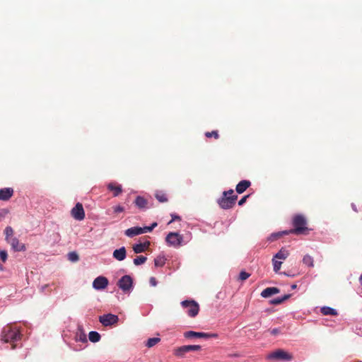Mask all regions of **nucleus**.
I'll list each match as a JSON object with an SVG mask.
<instances>
[{
	"label": "nucleus",
	"instance_id": "nucleus-22",
	"mask_svg": "<svg viewBox=\"0 0 362 362\" xmlns=\"http://www.w3.org/2000/svg\"><path fill=\"white\" fill-rule=\"evenodd\" d=\"M289 255V252L287 250L281 248L275 255L274 259H285Z\"/></svg>",
	"mask_w": 362,
	"mask_h": 362
},
{
	"label": "nucleus",
	"instance_id": "nucleus-39",
	"mask_svg": "<svg viewBox=\"0 0 362 362\" xmlns=\"http://www.w3.org/2000/svg\"><path fill=\"white\" fill-rule=\"evenodd\" d=\"M141 230H142V233H146L151 232L153 230V227L145 226V227L141 228Z\"/></svg>",
	"mask_w": 362,
	"mask_h": 362
},
{
	"label": "nucleus",
	"instance_id": "nucleus-4",
	"mask_svg": "<svg viewBox=\"0 0 362 362\" xmlns=\"http://www.w3.org/2000/svg\"><path fill=\"white\" fill-rule=\"evenodd\" d=\"M267 358L277 361H290L293 359V355L284 349H279L269 354Z\"/></svg>",
	"mask_w": 362,
	"mask_h": 362
},
{
	"label": "nucleus",
	"instance_id": "nucleus-50",
	"mask_svg": "<svg viewBox=\"0 0 362 362\" xmlns=\"http://www.w3.org/2000/svg\"><path fill=\"white\" fill-rule=\"evenodd\" d=\"M264 297H269L270 296H267V295H265V296H263Z\"/></svg>",
	"mask_w": 362,
	"mask_h": 362
},
{
	"label": "nucleus",
	"instance_id": "nucleus-27",
	"mask_svg": "<svg viewBox=\"0 0 362 362\" xmlns=\"http://www.w3.org/2000/svg\"><path fill=\"white\" fill-rule=\"evenodd\" d=\"M280 292V290L276 287H268L264 289L261 294H276Z\"/></svg>",
	"mask_w": 362,
	"mask_h": 362
},
{
	"label": "nucleus",
	"instance_id": "nucleus-49",
	"mask_svg": "<svg viewBox=\"0 0 362 362\" xmlns=\"http://www.w3.org/2000/svg\"><path fill=\"white\" fill-rule=\"evenodd\" d=\"M0 270H2V266L0 264Z\"/></svg>",
	"mask_w": 362,
	"mask_h": 362
},
{
	"label": "nucleus",
	"instance_id": "nucleus-26",
	"mask_svg": "<svg viewBox=\"0 0 362 362\" xmlns=\"http://www.w3.org/2000/svg\"><path fill=\"white\" fill-rule=\"evenodd\" d=\"M88 338L90 341L95 343L100 341V335L97 332L91 331L89 332Z\"/></svg>",
	"mask_w": 362,
	"mask_h": 362
},
{
	"label": "nucleus",
	"instance_id": "nucleus-33",
	"mask_svg": "<svg viewBox=\"0 0 362 362\" xmlns=\"http://www.w3.org/2000/svg\"><path fill=\"white\" fill-rule=\"evenodd\" d=\"M68 258L71 262H77L79 259V257L76 252H71L68 254Z\"/></svg>",
	"mask_w": 362,
	"mask_h": 362
},
{
	"label": "nucleus",
	"instance_id": "nucleus-18",
	"mask_svg": "<svg viewBox=\"0 0 362 362\" xmlns=\"http://www.w3.org/2000/svg\"><path fill=\"white\" fill-rule=\"evenodd\" d=\"M124 234L128 237H134L140 234H142L141 227H132L127 229L124 231Z\"/></svg>",
	"mask_w": 362,
	"mask_h": 362
},
{
	"label": "nucleus",
	"instance_id": "nucleus-42",
	"mask_svg": "<svg viewBox=\"0 0 362 362\" xmlns=\"http://www.w3.org/2000/svg\"><path fill=\"white\" fill-rule=\"evenodd\" d=\"M171 216H172V219H171L170 221H169L168 224L171 223L172 222H173V221H175L176 220L180 221L181 219L179 216L175 215V214H172Z\"/></svg>",
	"mask_w": 362,
	"mask_h": 362
},
{
	"label": "nucleus",
	"instance_id": "nucleus-1",
	"mask_svg": "<svg viewBox=\"0 0 362 362\" xmlns=\"http://www.w3.org/2000/svg\"><path fill=\"white\" fill-rule=\"evenodd\" d=\"M307 221L303 215H296L293 218V226L294 228L289 230H284L283 233L288 235L291 233L293 234H302L308 230L306 227Z\"/></svg>",
	"mask_w": 362,
	"mask_h": 362
},
{
	"label": "nucleus",
	"instance_id": "nucleus-40",
	"mask_svg": "<svg viewBox=\"0 0 362 362\" xmlns=\"http://www.w3.org/2000/svg\"><path fill=\"white\" fill-rule=\"evenodd\" d=\"M149 284L152 286H156L157 285V280L155 277L152 276L149 279Z\"/></svg>",
	"mask_w": 362,
	"mask_h": 362
},
{
	"label": "nucleus",
	"instance_id": "nucleus-17",
	"mask_svg": "<svg viewBox=\"0 0 362 362\" xmlns=\"http://www.w3.org/2000/svg\"><path fill=\"white\" fill-rule=\"evenodd\" d=\"M250 184L249 180H244L240 181L236 186V192L238 194L243 193L250 186Z\"/></svg>",
	"mask_w": 362,
	"mask_h": 362
},
{
	"label": "nucleus",
	"instance_id": "nucleus-48",
	"mask_svg": "<svg viewBox=\"0 0 362 362\" xmlns=\"http://www.w3.org/2000/svg\"><path fill=\"white\" fill-rule=\"evenodd\" d=\"M13 349L16 348V346L15 345H12V347H11Z\"/></svg>",
	"mask_w": 362,
	"mask_h": 362
},
{
	"label": "nucleus",
	"instance_id": "nucleus-23",
	"mask_svg": "<svg viewBox=\"0 0 362 362\" xmlns=\"http://www.w3.org/2000/svg\"><path fill=\"white\" fill-rule=\"evenodd\" d=\"M290 296H283L281 297H276V298L269 300V302L270 304H272V305H279V304H281V303H283L284 301L286 300L287 299H288V298Z\"/></svg>",
	"mask_w": 362,
	"mask_h": 362
},
{
	"label": "nucleus",
	"instance_id": "nucleus-9",
	"mask_svg": "<svg viewBox=\"0 0 362 362\" xmlns=\"http://www.w3.org/2000/svg\"><path fill=\"white\" fill-rule=\"evenodd\" d=\"M201 349L199 345H185L178 347L174 351V354L179 357H182L185 353L192 351H199Z\"/></svg>",
	"mask_w": 362,
	"mask_h": 362
},
{
	"label": "nucleus",
	"instance_id": "nucleus-10",
	"mask_svg": "<svg viewBox=\"0 0 362 362\" xmlns=\"http://www.w3.org/2000/svg\"><path fill=\"white\" fill-rule=\"evenodd\" d=\"M71 214L72 217L77 221H82L85 218V211L82 204L77 203L71 209Z\"/></svg>",
	"mask_w": 362,
	"mask_h": 362
},
{
	"label": "nucleus",
	"instance_id": "nucleus-36",
	"mask_svg": "<svg viewBox=\"0 0 362 362\" xmlns=\"http://www.w3.org/2000/svg\"><path fill=\"white\" fill-rule=\"evenodd\" d=\"M250 276V275L249 273L242 271L239 274V279H240L241 281H244L246 280Z\"/></svg>",
	"mask_w": 362,
	"mask_h": 362
},
{
	"label": "nucleus",
	"instance_id": "nucleus-35",
	"mask_svg": "<svg viewBox=\"0 0 362 362\" xmlns=\"http://www.w3.org/2000/svg\"><path fill=\"white\" fill-rule=\"evenodd\" d=\"M283 235H285L284 233H283V231L281 233H272L269 238V240L274 241L281 237Z\"/></svg>",
	"mask_w": 362,
	"mask_h": 362
},
{
	"label": "nucleus",
	"instance_id": "nucleus-28",
	"mask_svg": "<svg viewBox=\"0 0 362 362\" xmlns=\"http://www.w3.org/2000/svg\"><path fill=\"white\" fill-rule=\"evenodd\" d=\"M160 341V339L159 337L149 338L146 343V346L148 348L153 347L156 344H157Z\"/></svg>",
	"mask_w": 362,
	"mask_h": 362
},
{
	"label": "nucleus",
	"instance_id": "nucleus-7",
	"mask_svg": "<svg viewBox=\"0 0 362 362\" xmlns=\"http://www.w3.org/2000/svg\"><path fill=\"white\" fill-rule=\"evenodd\" d=\"M165 240L169 245L178 247L182 242V236L177 233L171 232L166 236Z\"/></svg>",
	"mask_w": 362,
	"mask_h": 362
},
{
	"label": "nucleus",
	"instance_id": "nucleus-30",
	"mask_svg": "<svg viewBox=\"0 0 362 362\" xmlns=\"http://www.w3.org/2000/svg\"><path fill=\"white\" fill-rule=\"evenodd\" d=\"M147 258L144 256L140 255L134 259V264L135 265H141L146 262Z\"/></svg>",
	"mask_w": 362,
	"mask_h": 362
},
{
	"label": "nucleus",
	"instance_id": "nucleus-2",
	"mask_svg": "<svg viewBox=\"0 0 362 362\" xmlns=\"http://www.w3.org/2000/svg\"><path fill=\"white\" fill-rule=\"evenodd\" d=\"M233 190L230 189L223 193V197L218 200V204L221 209H229L233 207L238 198L237 195H232Z\"/></svg>",
	"mask_w": 362,
	"mask_h": 362
},
{
	"label": "nucleus",
	"instance_id": "nucleus-24",
	"mask_svg": "<svg viewBox=\"0 0 362 362\" xmlns=\"http://www.w3.org/2000/svg\"><path fill=\"white\" fill-rule=\"evenodd\" d=\"M155 197L159 202L164 203L167 202L168 199L165 193L158 191L155 194Z\"/></svg>",
	"mask_w": 362,
	"mask_h": 362
},
{
	"label": "nucleus",
	"instance_id": "nucleus-29",
	"mask_svg": "<svg viewBox=\"0 0 362 362\" xmlns=\"http://www.w3.org/2000/svg\"><path fill=\"white\" fill-rule=\"evenodd\" d=\"M166 259L163 256H158L154 259L156 267H163L165 264Z\"/></svg>",
	"mask_w": 362,
	"mask_h": 362
},
{
	"label": "nucleus",
	"instance_id": "nucleus-32",
	"mask_svg": "<svg viewBox=\"0 0 362 362\" xmlns=\"http://www.w3.org/2000/svg\"><path fill=\"white\" fill-rule=\"evenodd\" d=\"M205 136L207 138L214 137L216 139H218L219 138L218 132L217 130H214L212 132H206L205 133Z\"/></svg>",
	"mask_w": 362,
	"mask_h": 362
},
{
	"label": "nucleus",
	"instance_id": "nucleus-41",
	"mask_svg": "<svg viewBox=\"0 0 362 362\" xmlns=\"http://www.w3.org/2000/svg\"><path fill=\"white\" fill-rule=\"evenodd\" d=\"M249 197V195H245L243 197L240 199V200L238 202V205L242 206L247 200V199Z\"/></svg>",
	"mask_w": 362,
	"mask_h": 362
},
{
	"label": "nucleus",
	"instance_id": "nucleus-25",
	"mask_svg": "<svg viewBox=\"0 0 362 362\" xmlns=\"http://www.w3.org/2000/svg\"><path fill=\"white\" fill-rule=\"evenodd\" d=\"M303 263L309 267H314L313 257L309 255H305L303 258Z\"/></svg>",
	"mask_w": 362,
	"mask_h": 362
},
{
	"label": "nucleus",
	"instance_id": "nucleus-19",
	"mask_svg": "<svg viewBox=\"0 0 362 362\" xmlns=\"http://www.w3.org/2000/svg\"><path fill=\"white\" fill-rule=\"evenodd\" d=\"M11 247L16 251H22L25 250V246L19 243V240L16 238H11L7 241Z\"/></svg>",
	"mask_w": 362,
	"mask_h": 362
},
{
	"label": "nucleus",
	"instance_id": "nucleus-5",
	"mask_svg": "<svg viewBox=\"0 0 362 362\" xmlns=\"http://www.w3.org/2000/svg\"><path fill=\"white\" fill-rule=\"evenodd\" d=\"M117 286L123 292H131L133 287V280L130 276L124 275L118 281Z\"/></svg>",
	"mask_w": 362,
	"mask_h": 362
},
{
	"label": "nucleus",
	"instance_id": "nucleus-15",
	"mask_svg": "<svg viewBox=\"0 0 362 362\" xmlns=\"http://www.w3.org/2000/svg\"><path fill=\"white\" fill-rule=\"evenodd\" d=\"M112 256L115 259L118 261L124 260L127 257L126 248L124 247H122L119 249L114 250Z\"/></svg>",
	"mask_w": 362,
	"mask_h": 362
},
{
	"label": "nucleus",
	"instance_id": "nucleus-3",
	"mask_svg": "<svg viewBox=\"0 0 362 362\" xmlns=\"http://www.w3.org/2000/svg\"><path fill=\"white\" fill-rule=\"evenodd\" d=\"M1 341L5 343L14 342L21 339V334L18 329L7 326L4 328L1 334Z\"/></svg>",
	"mask_w": 362,
	"mask_h": 362
},
{
	"label": "nucleus",
	"instance_id": "nucleus-44",
	"mask_svg": "<svg viewBox=\"0 0 362 362\" xmlns=\"http://www.w3.org/2000/svg\"><path fill=\"white\" fill-rule=\"evenodd\" d=\"M157 225H158V224H157V223H156V222H154V223H153L151 224V226H151V227H153V229L154 228H156V227L157 226Z\"/></svg>",
	"mask_w": 362,
	"mask_h": 362
},
{
	"label": "nucleus",
	"instance_id": "nucleus-16",
	"mask_svg": "<svg viewBox=\"0 0 362 362\" xmlns=\"http://www.w3.org/2000/svg\"><path fill=\"white\" fill-rule=\"evenodd\" d=\"M107 188L108 190L113 192V197L119 196L122 192V185L114 182L109 183L107 185Z\"/></svg>",
	"mask_w": 362,
	"mask_h": 362
},
{
	"label": "nucleus",
	"instance_id": "nucleus-38",
	"mask_svg": "<svg viewBox=\"0 0 362 362\" xmlns=\"http://www.w3.org/2000/svg\"><path fill=\"white\" fill-rule=\"evenodd\" d=\"M112 209L115 213H120L124 211V207L119 205L115 206Z\"/></svg>",
	"mask_w": 362,
	"mask_h": 362
},
{
	"label": "nucleus",
	"instance_id": "nucleus-12",
	"mask_svg": "<svg viewBox=\"0 0 362 362\" xmlns=\"http://www.w3.org/2000/svg\"><path fill=\"white\" fill-rule=\"evenodd\" d=\"M184 336L185 338H210V337H216L217 334H208L204 332H197L194 331H188L184 333Z\"/></svg>",
	"mask_w": 362,
	"mask_h": 362
},
{
	"label": "nucleus",
	"instance_id": "nucleus-47",
	"mask_svg": "<svg viewBox=\"0 0 362 362\" xmlns=\"http://www.w3.org/2000/svg\"><path fill=\"white\" fill-rule=\"evenodd\" d=\"M296 288V284H293V285L291 286V288H292V289H294V288Z\"/></svg>",
	"mask_w": 362,
	"mask_h": 362
},
{
	"label": "nucleus",
	"instance_id": "nucleus-46",
	"mask_svg": "<svg viewBox=\"0 0 362 362\" xmlns=\"http://www.w3.org/2000/svg\"><path fill=\"white\" fill-rule=\"evenodd\" d=\"M352 208L355 211H357V209H356V206L354 204H352Z\"/></svg>",
	"mask_w": 362,
	"mask_h": 362
},
{
	"label": "nucleus",
	"instance_id": "nucleus-43",
	"mask_svg": "<svg viewBox=\"0 0 362 362\" xmlns=\"http://www.w3.org/2000/svg\"><path fill=\"white\" fill-rule=\"evenodd\" d=\"M271 334L277 335L280 333V329L278 328H274L270 331Z\"/></svg>",
	"mask_w": 362,
	"mask_h": 362
},
{
	"label": "nucleus",
	"instance_id": "nucleus-14",
	"mask_svg": "<svg viewBox=\"0 0 362 362\" xmlns=\"http://www.w3.org/2000/svg\"><path fill=\"white\" fill-rule=\"evenodd\" d=\"M13 194V189L11 187L0 189V200L7 201Z\"/></svg>",
	"mask_w": 362,
	"mask_h": 362
},
{
	"label": "nucleus",
	"instance_id": "nucleus-11",
	"mask_svg": "<svg viewBox=\"0 0 362 362\" xmlns=\"http://www.w3.org/2000/svg\"><path fill=\"white\" fill-rule=\"evenodd\" d=\"M108 279L103 276H98L93 282V287L96 290H102L108 286Z\"/></svg>",
	"mask_w": 362,
	"mask_h": 362
},
{
	"label": "nucleus",
	"instance_id": "nucleus-6",
	"mask_svg": "<svg viewBox=\"0 0 362 362\" xmlns=\"http://www.w3.org/2000/svg\"><path fill=\"white\" fill-rule=\"evenodd\" d=\"M184 308L187 309V313L191 317L196 316L199 313V305L194 300H184L182 302Z\"/></svg>",
	"mask_w": 362,
	"mask_h": 362
},
{
	"label": "nucleus",
	"instance_id": "nucleus-20",
	"mask_svg": "<svg viewBox=\"0 0 362 362\" xmlns=\"http://www.w3.org/2000/svg\"><path fill=\"white\" fill-rule=\"evenodd\" d=\"M150 245V243L148 241L145 242L144 243L136 244L133 246V250L135 253H141L144 252Z\"/></svg>",
	"mask_w": 362,
	"mask_h": 362
},
{
	"label": "nucleus",
	"instance_id": "nucleus-21",
	"mask_svg": "<svg viewBox=\"0 0 362 362\" xmlns=\"http://www.w3.org/2000/svg\"><path fill=\"white\" fill-rule=\"evenodd\" d=\"M320 312L324 315H332V316H336L337 315V311L328 306H323L320 308Z\"/></svg>",
	"mask_w": 362,
	"mask_h": 362
},
{
	"label": "nucleus",
	"instance_id": "nucleus-51",
	"mask_svg": "<svg viewBox=\"0 0 362 362\" xmlns=\"http://www.w3.org/2000/svg\"><path fill=\"white\" fill-rule=\"evenodd\" d=\"M356 329H361V327H358V326L356 325Z\"/></svg>",
	"mask_w": 362,
	"mask_h": 362
},
{
	"label": "nucleus",
	"instance_id": "nucleus-45",
	"mask_svg": "<svg viewBox=\"0 0 362 362\" xmlns=\"http://www.w3.org/2000/svg\"><path fill=\"white\" fill-rule=\"evenodd\" d=\"M80 339H81V341H86V337H85V336H83V337H81Z\"/></svg>",
	"mask_w": 362,
	"mask_h": 362
},
{
	"label": "nucleus",
	"instance_id": "nucleus-31",
	"mask_svg": "<svg viewBox=\"0 0 362 362\" xmlns=\"http://www.w3.org/2000/svg\"><path fill=\"white\" fill-rule=\"evenodd\" d=\"M4 233L6 235V241H8V240L11 239L10 237H11L13 235V230L11 226H7L5 228Z\"/></svg>",
	"mask_w": 362,
	"mask_h": 362
},
{
	"label": "nucleus",
	"instance_id": "nucleus-34",
	"mask_svg": "<svg viewBox=\"0 0 362 362\" xmlns=\"http://www.w3.org/2000/svg\"><path fill=\"white\" fill-rule=\"evenodd\" d=\"M273 261V266H274V272H277L281 269V266L282 264V262L278 261L274 257L272 259Z\"/></svg>",
	"mask_w": 362,
	"mask_h": 362
},
{
	"label": "nucleus",
	"instance_id": "nucleus-37",
	"mask_svg": "<svg viewBox=\"0 0 362 362\" xmlns=\"http://www.w3.org/2000/svg\"><path fill=\"white\" fill-rule=\"evenodd\" d=\"M8 255L7 252L6 250H1L0 251V259L2 260V262H5L7 259Z\"/></svg>",
	"mask_w": 362,
	"mask_h": 362
},
{
	"label": "nucleus",
	"instance_id": "nucleus-13",
	"mask_svg": "<svg viewBox=\"0 0 362 362\" xmlns=\"http://www.w3.org/2000/svg\"><path fill=\"white\" fill-rule=\"evenodd\" d=\"M136 206L141 210H146L148 208V202L146 199L141 196H137L134 202Z\"/></svg>",
	"mask_w": 362,
	"mask_h": 362
},
{
	"label": "nucleus",
	"instance_id": "nucleus-8",
	"mask_svg": "<svg viewBox=\"0 0 362 362\" xmlns=\"http://www.w3.org/2000/svg\"><path fill=\"white\" fill-rule=\"evenodd\" d=\"M118 320H119V317L117 315L110 314V313L101 315L99 317L100 322L103 326H105V327L115 325V324L117 323Z\"/></svg>",
	"mask_w": 362,
	"mask_h": 362
}]
</instances>
